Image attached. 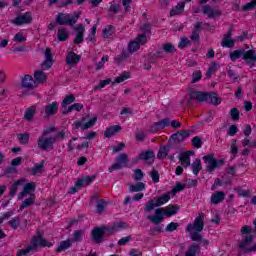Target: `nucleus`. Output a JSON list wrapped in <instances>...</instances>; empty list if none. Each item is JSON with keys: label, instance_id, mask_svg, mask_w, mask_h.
Instances as JSON below:
<instances>
[{"label": "nucleus", "instance_id": "c85d7f7f", "mask_svg": "<svg viewBox=\"0 0 256 256\" xmlns=\"http://www.w3.org/2000/svg\"><path fill=\"white\" fill-rule=\"evenodd\" d=\"M115 34V26L113 25H107L102 30V35L104 39H113V35Z\"/></svg>", "mask_w": 256, "mask_h": 256}, {"label": "nucleus", "instance_id": "c9c22d12", "mask_svg": "<svg viewBox=\"0 0 256 256\" xmlns=\"http://www.w3.org/2000/svg\"><path fill=\"white\" fill-rule=\"evenodd\" d=\"M245 57V49L234 50L230 53L231 61H237V59H241Z\"/></svg>", "mask_w": 256, "mask_h": 256}, {"label": "nucleus", "instance_id": "6e6d98bb", "mask_svg": "<svg viewBox=\"0 0 256 256\" xmlns=\"http://www.w3.org/2000/svg\"><path fill=\"white\" fill-rule=\"evenodd\" d=\"M43 167H45V163L41 162L40 164H36L33 168H31V175H37L43 172Z\"/></svg>", "mask_w": 256, "mask_h": 256}, {"label": "nucleus", "instance_id": "9d476101", "mask_svg": "<svg viewBox=\"0 0 256 256\" xmlns=\"http://www.w3.org/2000/svg\"><path fill=\"white\" fill-rule=\"evenodd\" d=\"M139 49H141V46H139L135 40H132L128 43L127 50H122L121 54H119L116 59L119 63H123L131 53H137Z\"/></svg>", "mask_w": 256, "mask_h": 256}, {"label": "nucleus", "instance_id": "393cba45", "mask_svg": "<svg viewBox=\"0 0 256 256\" xmlns=\"http://www.w3.org/2000/svg\"><path fill=\"white\" fill-rule=\"evenodd\" d=\"M121 126L119 125H113L110 126L109 128H107L104 131V137H106L107 139L113 137V135H117V133H119V131H121Z\"/></svg>", "mask_w": 256, "mask_h": 256}, {"label": "nucleus", "instance_id": "4c0bfd02", "mask_svg": "<svg viewBox=\"0 0 256 256\" xmlns=\"http://www.w3.org/2000/svg\"><path fill=\"white\" fill-rule=\"evenodd\" d=\"M74 102H75V95L70 94L64 98V100L62 101L61 107L63 109H69V105H71V103H74Z\"/></svg>", "mask_w": 256, "mask_h": 256}, {"label": "nucleus", "instance_id": "bf43d9fd", "mask_svg": "<svg viewBox=\"0 0 256 256\" xmlns=\"http://www.w3.org/2000/svg\"><path fill=\"white\" fill-rule=\"evenodd\" d=\"M190 45H191V40H189V38L187 37H182L178 44V49H185V47H190Z\"/></svg>", "mask_w": 256, "mask_h": 256}, {"label": "nucleus", "instance_id": "6e6552de", "mask_svg": "<svg viewBox=\"0 0 256 256\" xmlns=\"http://www.w3.org/2000/svg\"><path fill=\"white\" fill-rule=\"evenodd\" d=\"M97 123V117H93L89 120V116L82 117L80 120L72 124L73 129H81L82 131H87L91 127H95Z\"/></svg>", "mask_w": 256, "mask_h": 256}, {"label": "nucleus", "instance_id": "f8f14e48", "mask_svg": "<svg viewBox=\"0 0 256 256\" xmlns=\"http://www.w3.org/2000/svg\"><path fill=\"white\" fill-rule=\"evenodd\" d=\"M33 21V16L31 12H26L24 14H19L15 17V19L11 20L10 23L12 25L21 26V25H28Z\"/></svg>", "mask_w": 256, "mask_h": 256}, {"label": "nucleus", "instance_id": "b1692460", "mask_svg": "<svg viewBox=\"0 0 256 256\" xmlns=\"http://www.w3.org/2000/svg\"><path fill=\"white\" fill-rule=\"evenodd\" d=\"M34 191H35V183H27L24 186V190L20 192V194L18 195V199L20 201H23V199L25 198V195L29 193H33Z\"/></svg>", "mask_w": 256, "mask_h": 256}, {"label": "nucleus", "instance_id": "7ed1b4c3", "mask_svg": "<svg viewBox=\"0 0 256 256\" xmlns=\"http://www.w3.org/2000/svg\"><path fill=\"white\" fill-rule=\"evenodd\" d=\"M81 17V13L79 11L71 13H63L59 12L56 15L55 23L56 25H68L70 27H73L79 21V18Z\"/></svg>", "mask_w": 256, "mask_h": 256}, {"label": "nucleus", "instance_id": "39448f33", "mask_svg": "<svg viewBox=\"0 0 256 256\" xmlns=\"http://www.w3.org/2000/svg\"><path fill=\"white\" fill-rule=\"evenodd\" d=\"M253 241H255V236H244L242 241L238 243V248L240 249L241 253H256V243H253Z\"/></svg>", "mask_w": 256, "mask_h": 256}, {"label": "nucleus", "instance_id": "864d4df0", "mask_svg": "<svg viewBox=\"0 0 256 256\" xmlns=\"http://www.w3.org/2000/svg\"><path fill=\"white\" fill-rule=\"evenodd\" d=\"M131 77V72H123L120 76L116 77L114 83H123V81H127Z\"/></svg>", "mask_w": 256, "mask_h": 256}, {"label": "nucleus", "instance_id": "412c9836", "mask_svg": "<svg viewBox=\"0 0 256 256\" xmlns=\"http://www.w3.org/2000/svg\"><path fill=\"white\" fill-rule=\"evenodd\" d=\"M202 11L204 15H208L209 19H214V17H221V11L215 10L210 6H203Z\"/></svg>", "mask_w": 256, "mask_h": 256}, {"label": "nucleus", "instance_id": "72a5a7b5", "mask_svg": "<svg viewBox=\"0 0 256 256\" xmlns=\"http://www.w3.org/2000/svg\"><path fill=\"white\" fill-rule=\"evenodd\" d=\"M72 245L71 239L61 241L60 245L56 248V253H63V251H67Z\"/></svg>", "mask_w": 256, "mask_h": 256}, {"label": "nucleus", "instance_id": "1a4fd4ad", "mask_svg": "<svg viewBox=\"0 0 256 256\" xmlns=\"http://www.w3.org/2000/svg\"><path fill=\"white\" fill-rule=\"evenodd\" d=\"M128 166H129V157L127 156V154L122 153L116 157L115 163L108 168V171L109 173H113V171H119Z\"/></svg>", "mask_w": 256, "mask_h": 256}, {"label": "nucleus", "instance_id": "aec40b11", "mask_svg": "<svg viewBox=\"0 0 256 256\" xmlns=\"http://www.w3.org/2000/svg\"><path fill=\"white\" fill-rule=\"evenodd\" d=\"M243 60L247 64L252 63V65H255V63H256V51L253 50V49H250L248 51L244 50Z\"/></svg>", "mask_w": 256, "mask_h": 256}, {"label": "nucleus", "instance_id": "f3484780", "mask_svg": "<svg viewBox=\"0 0 256 256\" xmlns=\"http://www.w3.org/2000/svg\"><path fill=\"white\" fill-rule=\"evenodd\" d=\"M22 87L24 89H37L33 76L27 74L22 78Z\"/></svg>", "mask_w": 256, "mask_h": 256}, {"label": "nucleus", "instance_id": "dca6fc26", "mask_svg": "<svg viewBox=\"0 0 256 256\" xmlns=\"http://www.w3.org/2000/svg\"><path fill=\"white\" fill-rule=\"evenodd\" d=\"M164 216L163 209L158 208L155 210V215H148L147 219L151 221V223H154V225H159L160 223H163Z\"/></svg>", "mask_w": 256, "mask_h": 256}, {"label": "nucleus", "instance_id": "cd10ccee", "mask_svg": "<svg viewBox=\"0 0 256 256\" xmlns=\"http://www.w3.org/2000/svg\"><path fill=\"white\" fill-rule=\"evenodd\" d=\"M171 149H173V145L168 142L167 145L162 146L159 149L158 154H157V158L158 159H165V157H167V155L169 154V151Z\"/></svg>", "mask_w": 256, "mask_h": 256}, {"label": "nucleus", "instance_id": "f257e3e1", "mask_svg": "<svg viewBox=\"0 0 256 256\" xmlns=\"http://www.w3.org/2000/svg\"><path fill=\"white\" fill-rule=\"evenodd\" d=\"M121 229H127V223L117 222L112 226L95 227L92 230V241L99 245L105 241V237H109V235H113L117 231H121Z\"/></svg>", "mask_w": 256, "mask_h": 256}, {"label": "nucleus", "instance_id": "20e7f679", "mask_svg": "<svg viewBox=\"0 0 256 256\" xmlns=\"http://www.w3.org/2000/svg\"><path fill=\"white\" fill-rule=\"evenodd\" d=\"M171 127L173 129H181V122L178 120H172L170 118H164L158 122H154L148 129V133H157V131H161L165 129V127Z\"/></svg>", "mask_w": 256, "mask_h": 256}, {"label": "nucleus", "instance_id": "4468645a", "mask_svg": "<svg viewBox=\"0 0 256 256\" xmlns=\"http://www.w3.org/2000/svg\"><path fill=\"white\" fill-rule=\"evenodd\" d=\"M191 130H181L180 132H176L172 134L169 138L168 143L171 145V143L177 144V143H183L189 135H191Z\"/></svg>", "mask_w": 256, "mask_h": 256}, {"label": "nucleus", "instance_id": "2eb2a0df", "mask_svg": "<svg viewBox=\"0 0 256 256\" xmlns=\"http://www.w3.org/2000/svg\"><path fill=\"white\" fill-rule=\"evenodd\" d=\"M59 112V102L54 101L45 106L44 109V119H49V117H53L57 115Z\"/></svg>", "mask_w": 256, "mask_h": 256}, {"label": "nucleus", "instance_id": "de8ad7c7", "mask_svg": "<svg viewBox=\"0 0 256 256\" xmlns=\"http://www.w3.org/2000/svg\"><path fill=\"white\" fill-rule=\"evenodd\" d=\"M171 199V196L168 194H163L156 200V205L158 207H161V205H165V203H168V201Z\"/></svg>", "mask_w": 256, "mask_h": 256}, {"label": "nucleus", "instance_id": "c756f323", "mask_svg": "<svg viewBox=\"0 0 256 256\" xmlns=\"http://www.w3.org/2000/svg\"><path fill=\"white\" fill-rule=\"evenodd\" d=\"M45 60L41 63V65H53L55 60L53 59V53L51 52V48H46L45 50Z\"/></svg>", "mask_w": 256, "mask_h": 256}, {"label": "nucleus", "instance_id": "8fccbe9b", "mask_svg": "<svg viewBox=\"0 0 256 256\" xmlns=\"http://www.w3.org/2000/svg\"><path fill=\"white\" fill-rule=\"evenodd\" d=\"M136 43H138L139 47L146 45L147 43V34H138L137 37L134 39Z\"/></svg>", "mask_w": 256, "mask_h": 256}, {"label": "nucleus", "instance_id": "0e129e2a", "mask_svg": "<svg viewBox=\"0 0 256 256\" xmlns=\"http://www.w3.org/2000/svg\"><path fill=\"white\" fill-rule=\"evenodd\" d=\"M202 77L203 74L201 73V71H194L192 74V83H198V81H201Z\"/></svg>", "mask_w": 256, "mask_h": 256}, {"label": "nucleus", "instance_id": "473e14b6", "mask_svg": "<svg viewBox=\"0 0 256 256\" xmlns=\"http://www.w3.org/2000/svg\"><path fill=\"white\" fill-rule=\"evenodd\" d=\"M178 211H179V206L169 205L168 207H166V209H165V211H163V213L166 217H173V215H177Z\"/></svg>", "mask_w": 256, "mask_h": 256}, {"label": "nucleus", "instance_id": "a878e982", "mask_svg": "<svg viewBox=\"0 0 256 256\" xmlns=\"http://www.w3.org/2000/svg\"><path fill=\"white\" fill-rule=\"evenodd\" d=\"M225 201V192L223 191H216L214 194L211 196V202L214 205H218V203H223Z\"/></svg>", "mask_w": 256, "mask_h": 256}, {"label": "nucleus", "instance_id": "338daca9", "mask_svg": "<svg viewBox=\"0 0 256 256\" xmlns=\"http://www.w3.org/2000/svg\"><path fill=\"white\" fill-rule=\"evenodd\" d=\"M152 25H151V23H149V22H146V23H144V24H142L141 25V27H140V31H142V33H151V29H152Z\"/></svg>", "mask_w": 256, "mask_h": 256}, {"label": "nucleus", "instance_id": "f704fd0d", "mask_svg": "<svg viewBox=\"0 0 256 256\" xmlns=\"http://www.w3.org/2000/svg\"><path fill=\"white\" fill-rule=\"evenodd\" d=\"M57 39L61 43L67 41V39H69V33H68L67 29H65V28L58 29Z\"/></svg>", "mask_w": 256, "mask_h": 256}, {"label": "nucleus", "instance_id": "6ab92c4d", "mask_svg": "<svg viewBox=\"0 0 256 256\" xmlns=\"http://www.w3.org/2000/svg\"><path fill=\"white\" fill-rule=\"evenodd\" d=\"M152 159V163H153V159H155V152H153L152 150H146L141 152L137 158L136 161H149Z\"/></svg>", "mask_w": 256, "mask_h": 256}, {"label": "nucleus", "instance_id": "ea45409f", "mask_svg": "<svg viewBox=\"0 0 256 256\" xmlns=\"http://www.w3.org/2000/svg\"><path fill=\"white\" fill-rule=\"evenodd\" d=\"M129 191L132 193H139V191H145V183L138 182L136 184H133L129 187Z\"/></svg>", "mask_w": 256, "mask_h": 256}, {"label": "nucleus", "instance_id": "c03bdc74", "mask_svg": "<svg viewBox=\"0 0 256 256\" xmlns=\"http://www.w3.org/2000/svg\"><path fill=\"white\" fill-rule=\"evenodd\" d=\"M7 225L15 231L19 227V225H21V218H19V216H16V217L12 218L11 220H9L7 222Z\"/></svg>", "mask_w": 256, "mask_h": 256}, {"label": "nucleus", "instance_id": "2f4dec72", "mask_svg": "<svg viewBox=\"0 0 256 256\" xmlns=\"http://www.w3.org/2000/svg\"><path fill=\"white\" fill-rule=\"evenodd\" d=\"M31 205H35V194L31 193L30 197L25 199L22 205L19 208V211H23V209H27V207H31Z\"/></svg>", "mask_w": 256, "mask_h": 256}, {"label": "nucleus", "instance_id": "423d86ee", "mask_svg": "<svg viewBox=\"0 0 256 256\" xmlns=\"http://www.w3.org/2000/svg\"><path fill=\"white\" fill-rule=\"evenodd\" d=\"M204 163H206V172L213 173L217 167H223L225 165L224 159H215L213 154H209L203 157Z\"/></svg>", "mask_w": 256, "mask_h": 256}, {"label": "nucleus", "instance_id": "4be33fe9", "mask_svg": "<svg viewBox=\"0 0 256 256\" xmlns=\"http://www.w3.org/2000/svg\"><path fill=\"white\" fill-rule=\"evenodd\" d=\"M47 81V74L43 72L42 70H36L34 72V82L35 85H41Z\"/></svg>", "mask_w": 256, "mask_h": 256}, {"label": "nucleus", "instance_id": "49530a36", "mask_svg": "<svg viewBox=\"0 0 256 256\" xmlns=\"http://www.w3.org/2000/svg\"><path fill=\"white\" fill-rule=\"evenodd\" d=\"M162 51L163 53H166L169 55L171 53H175L176 49H175V46L171 44V42H168V43L162 44Z\"/></svg>", "mask_w": 256, "mask_h": 256}, {"label": "nucleus", "instance_id": "3c124183", "mask_svg": "<svg viewBox=\"0 0 256 256\" xmlns=\"http://www.w3.org/2000/svg\"><path fill=\"white\" fill-rule=\"evenodd\" d=\"M131 77V72H123L120 76L116 77L114 83H123V81H127Z\"/></svg>", "mask_w": 256, "mask_h": 256}, {"label": "nucleus", "instance_id": "9b49d317", "mask_svg": "<svg viewBox=\"0 0 256 256\" xmlns=\"http://www.w3.org/2000/svg\"><path fill=\"white\" fill-rule=\"evenodd\" d=\"M29 246L32 248V251H35L37 247H53V243L48 242L41 233H38L37 236L32 238Z\"/></svg>", "mask_w": 256, "mask_h": 256}, {"label": "nucleus", "instance_id": "680f3d73", "mask_svg": "<svg viewBox=\"0 0 256 256\" xmlns=\"http://www.w3.org/2000/svg\"><path fill=\"white\" fill-rule=\"evenodd\" d=\"M192 145L196 149H201V147H203V140H201V137L195 136L194 138H192Z\"/></svg>", "mask_w": 256, "mask_h": 256}, {"label": "nucleus", "instance_id": "ddd939ff", "mask_svg": "<svg viewBox=\"0 0 256 256\" xmlns=\"http://www.w3.org/2000/svg\"><path fill=\"white\" fill-rule=\"evenodd\" d=\"M205 228V222H204V216L203 213L199 214L198 217L195 218L194 222L192 224H188L186 230L191 232V231H196V232H201Z\"/></svg>", "mask_w": 256, "mask_h": 256}, {"label": "nucleus", "instance_id": "f03ea898", "mask_svg": "<svg viewBox=\"0 0 256 256\" xmlns=\"http://www.w3.org/2000/svg\"><path fill=\"white\" fill-rule=\"evenodd\" d=\"M191 101H198L199 103H211L212 105H221V98L215 92H203L192 90L190 92V98L187 100L186 105L189 107L192 105Z\"/></svg>", "mask_w": 256, "mask_h": 256}, {"label": "nucleus", "instance_id": "5701e85b", "mask_svg": "<svg viewBox=\"0 0 256 256\" xmlns=\"http://www.w3.org/2000/svg\"><path fill=\"white\" fill-rule=\"evenodd\" d=\"M81 61V56L77 55L75 52L70 51L66 56L67 65H77Z\"/></svg>", "mask_w": 256, "mask_h": 256}, {"label": "nucleus", "instance_id": "e433bc0d", "mask_svg": "<svg viewBox=\"0 0 256 256\" xmlns=\"http://www.w3.org/2000/svg\"><path fill=\"white\" fill-rule=\"evenodd\" d=\"M235 43H237V40L232 38H223L221 42V47H224L226 49H233L235 47Z\"/></svg>", "mask_w": 256, "mask_h": 256}, {"label": "nucleus", "instance_id": "5fc2aeb1", "mask_svg": "<svg viewBox=\"0 0 256 256\" xmlns=\"http://www.w3.org/2000/svg\"><path fill=\"white\" fill-rule=\"evenodd\" d=\"M21 183H23V180H17L11 187L9 195L10 197H15V195L17 194V191H19V185H21Z\"/></svg>", "mask_w": 256, "mask_h": 256}, {"label": "nucleus", "instance_id": "a211bd4d", "mask_svg": "<svg viewBox=\"0 0 256 256\" xmlns=\"http://www.w3.org/2000/svg\"><path fill=\"white\" fill-rule=\"evenodd\" d=\"M95 175L92 176H84L77 180L76 187L77 189H82V187H87L93 183V179H95Z\"/></svg>", "mask_w": 256, "mask_h": 256}, {"label": "nucleus", "instance_id": "0eeeda50", "mask_svg": "<svg viewBox=\"0 0 256 256\" xmlns=\"http://www.w3.org/2000/svg\"><path fill=\"white\" fill-rule=\"evenodd\" d=\"M57 143V137L40 136L37 141L38 149L41 151H53Z\"/></svg>", "mask_w": 256, "mask_h": 256}, {"label": "nucleus", "instance_id": "7c9ffc66", "mask_svg": "<svg viewBox=\"0 0 256 256\" xmlns=\"http://www.w3.org/2000/svg\"><path fill=\"white\" fill-rule=\"evenodd\" d=\"M81 109H83V104L74 103L71 106H69L67 109H63L62 115H69V113H72V111H81Z\"/></svg>", "mask_w": 256, "mask_h": 256}, {"label": "nucleus", "instance_id": "37998d69", "mask_svg": "<svg viewBox=\"0 0 256 256\" xmlns=\"http://www.w3.org/2000/svg\"><path fill=\"white\" fill-rule=\"evenodd\" d=\"M179 161L181 162V165L187 169L191 165V157H189L188 154H181L179 157Z\"/></svg>", "mask_w": 256, "mask_h": 256}, {"label": "nucleus", "instance_id": "69168bd1", "mask_svg": "<svg viewBox=\"0 0 256 256\" xmlns=\"http://www.w3.org/2000/svg\"><path fill=\"white\" fill-rule=\"evenodd\" d=\"M256 7V0H252L251 2L246 3L242 7V11H251V9H255Z\"/></svg>", "mask_w": 256, "mask_h": 256}, {"label": "nucleus", "instance_id": "774afa93", "mask_svg": "<svg viewBox=\"0 0 256 256\" xmlns=\"http://www.w3.org/2000/svg\"><path fill=\"white\" fill-rule=\"evenodd\" d=\"M150 177L152 179V181L154 183H159V179H160V176H159V171L153 169L151 172H150Z\"/></svg>", "mask_w": 256, "mask_h": 256}, {"label": "nucleus", "instance_id": "bb28decb", "mask_svg": "<svg viewBox=\"0 0 256 256\" xmlns=\"http://www.w3.org/2000/svg\"><path fill=\"white\" fill-rule=\"evenodd\" d=\"M185 11V2H178L177 5L170 10V17L181 15Z\"/></svg>", "mask_w": 256, "mask_h": 256}, {"label": "nucleus", "instance_id": "13d9d810", "mask_svg": "<svg viewBox=\"0 0 256 256\" xmlns=\"http://www.w3.org/2000/svg\"><path fill=\"white\" fill-rule=\"evenodd\" d=\"M105 207H107V204L105 203V200L101 199L96 204V212L101 215L105 211Z\"/></svg>", "mask_w": 256, "mask_h": 256}, {"label": "nucleus", "instance_id": "603ef678", "mask_svg": "<svg viewBox=\"0 0 256 256\" xmlns=\"http://www.w3.org/2000/svg\"><path fill=\"white\" fill-rule=\"evenodd\" d=\"M131 77V72H123L120 76L116 77L114 83H123V81H127Z\"/></svg>", "mask_w": 256, "mask_h": 256}, {"label": "nucleus", "instance_id": "4d7b16f0", "mask_svg": "<svg viewBox=\"0 0 256 256\" xmlns=\"http://www.w3.org/2000/svg\"><path fill=\"white\" fill-rule=\"evenodd\" d=\"M143 177H145V173H143L142 169L134 170V174L132 175L134 181H142Z\"/></svg>", "mask_w": 256, "mask_h": 256}, {"label": "nucleus", "instance_id": "e2e57ef3", "mask_svg": "<svg viewBox=\"0 0 256 256\" xmlns=\"http://www.w3.org/2000/svg\"><path fill=\"white\" fill-rule=\"evenodd\" d=\"M18 141L21 145H27L29 143V133L18 134Z\"/></svg>", "mask_w": 256, "mask_h": 256}, {"label": "nucleus", "instance_id": "79ce46f5", "mask_svg": "<svg viewBox=\"0 0 256 256\" xmlns=\"http://www.w3.org/2000/svg\"><path fill=\"white\" fill-rule=\"evenodd\" d=\"M109 13H112L113 15H117V13H119V11H121V4L116 3L115 1L109 2Z\"/></svg>", "mask_w": 256, "mask_h": 256}, {"label": "nucleus", "instance_id": "052dcab7", "mask_svg": "<svg viewBox=\"0 0 256 256\" xmlns=\"http://www.w3.org/2000/svg\"><path fill=\"white\" fill-rule=\"evenodd\" d=\"M111 78H107L106 80H101L98 86L94 87V91H101V89L107 87V85H110Z\"/></svg>", "mask_w": 256, "mask_h": 256}, {"label": "nucleus", "instance_id": "a19ab883", "mask_svg": "<svg viewBox=\"0 0 256 256\" xmlns=\"http://www.w3.org/2000/svg\"><path fill=\"white\" fill-rule=\"evenodd\" d=\"M36 111H37V108L35 106L29 107L24 113V118L26 119V121H31V119L35 117Z\"/></svg>", "mask_w": 256, "mask_h": 256}, {"label": "nucleus", "instance_id": "09e8293b", "mask_svg": "<svg viewBox=\"0 0 256 256\" xmlns=\"http://www.w3.org/2000/svg\"><path fill=\"white\" fill-rule=\"evenodd\" d=\"M155 207H159L157 206V201H155L154 199H151L145 204L144 212L149 213L150 211H153Z\"/></svg>", "mask_w": 256, "mask_h": 256}, {"label": "nucleus", "instance_id": "58836bf2", "mask_svg": "<svg viewBox=\"0 0 256 256\" xmlns=\"http://www.w3.org/2000/svg\"><path fill=\"white\" fill-rule=\"evenodd\" d=\"M192 172L195 175H199V171L203 169V166L201 165V159L196 158V160L191 164Z\"/></svg>", "mask_w": 256, "mask_h": 256}, {"label": "nucleus", "instance_id": "a18cd8bd", "mask_svg": "<svg viewBox=\"0 0 256 256\" xmlns=\"http://www.w3.org/2000/svg\"><path fill=\"white\" fill-rule=\"evenodd\" d=\"M83 239V230H76L72 234V239H70L71 243H79Z\"/></svg>", "mask_w": 256, "mask_h": 256}]
</instances>
